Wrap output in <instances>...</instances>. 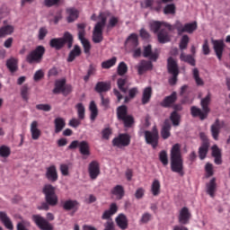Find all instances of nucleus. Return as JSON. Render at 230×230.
Wrapping results in <instances>:
<instances>
[{
  "label": "nucleus",
  "mask_w": 230,
  "mask_h": 230,
  "mask_svg": "<svg viewBox=\"0 0 230 230\" xmlns=\"http://www.w3.org/2000/svg\"><path fill=\"white\" fill-rule=\"evenodd\" d=\"M118 58L116 57L111 58V59H108L102 63V69H111V67L116 66Z\"/></svg>",
  "instance_id": "3c124183"
},
{
  "label": "nucleus",
  "mask_w": 230,
  "mask_h": 230,
  "mask_svg": "<svg viewBox=\"0 0 230 230\" xmlns=\"http://www.w3.org/2000/svg\"><path fill=\"white\" fill-rule=\"evenodd\" d=\"M169 119L172 121V127H179V125H181V114H179V112H171Z\"/></svg>",
  "instance_id": "79ce46f5"
},
{
  "label": "nucleus",
  "mask_w": 230,
  "mask_h": 230,
  "mask_svg": "<svg viewBox=\"0 0 230 230\" xmlns=\"http://www.w3.org/2000/svg\"><path fill=\"white\" fill-rule=\"evenodd\" d=\"M167 69L170 75H179V66L172 57L167 59Z\"/></svg>",
  "instance_id": "4be33fe9"
},
{
  "label": "nucleus",
  "mask_w": 230,
  "mask_h": 230,
  "mask_svg": "<svg viewBox=\"0 0 230 230\" xmlns=\"http://www.w3.org/2000/svg\"><path fill=\"white\" fill-rule=\"evenodd\" d=\"M154 67V65L152 64L151 61H146V60H141L138 66H137V69L138 71V75H145L146 71L152 70Z\"/></svg>",
  "instance_id": "aec40b11"
},
{
  "label": "nucleus",
  "mask_w": 230,
  "mask_h": 230,
  "mask_svg": "<svg viewBox=\"0 0 230 230\" xmlns=\"http://www.w3.org/2000/svg\"><path fill=\"white\" fill-rule=\"evenodd\" d=\"M89 111L91 112L90 119L92 121H94V119L98 118V106H96V102H94V101H92L90 102Z\"/></svg>",
  "instance_id": "ea45409f"
},
{
  "label": "nucleus",
  "mask_w": 230,
  "mask_h": 230,
  "mask_svg": "<svg viewBox=\"0 0 230 230\" xmlns=\"http://www.w3.org/2000/svg\"><path fill=\"white\" fill-rule=\"evenodd\" d=\"M73 34L69 31H66L61 38H53L49 41L50 48H53L57 51H60L66 44L67 45L68 49L73 48Z\"/></svg>",
  "instance_id": "20e7f679"
},
{
  "label": "nucleus",
  "mask_w": 230,
  "mask_h": 230,
  "mask_svg": "<svg viewBox=\"0 0 230 230\" xmlns=\"http://www.w3.org/2000/svg\"><path fill=\"white\" fill-rule=\"evenodd\" d=\"M223 125H224V122H220V119H216L215 123L211 125L210 132L215 141H218V136H220V129L222 128Z\"/></svg>",
  "instance_id": "f3484780"
},
{
  "label": "nucleus",
  "mask_w": 230,
  "mask_h": 230,
  "mask_svg": "<svg viewBox=\"0 0 230 230\" xmlns=\"http://www.w3.org/2000/svg\"><path fill=\"white\" fill-rule=\"evenodd\" d=\"M115 222L119 229L125 230L128 228V219L125 214H119L116 218Z\"/></svg>",
  "instance_id": "5701e85b"
},
{
  "label": "nucleus",
  "mask_w": 230,
  "mask_h": 230,
  "mask_svg": "<svg viewBox=\"0 0 230 230\" xmlns=\"http://www.w3.org/2000/svg\"><path fill=\"white\" fill-rule=\"evenodd\" d=\"M174 28L178 31V35H182V33H193L198 28L197 22H193L190 23H186L182 27V23L180 21H177L174 24Z\"/></svg>",
  "instance_id": "6e6552de"
},
{
  "label": "nucleus",
  "mask_w": 230,
  "mask_h": 230,
  "mask_svg": "<svg viewBox=\"0 0 230 230\" xmlns=\"http://www.w3.org/2000/svg\"><path fill=\"white\" fill-rule=\"evenodd\" d=\"M159 161L162 163L163 166H168V153L166 150H162L159 153Z\"/></svg>",
  "instance_id": "5fc2aeb1"
},
{
  "label": "nucleus",
  "mask_w": 230,
  "mask_h": 230,
  "mask_svg": "<svg viewBox=\"0 0 230 230\" xmlns=\"http://www.w3.org/2000/svg\"><path fill=\"white\" fill-rule=\"evenodd\" d=\"M37 111H44V112H49L51 111V105L49 104H38L36 105Z\"/></svg>",
  "instance_id": "774afa93"
},
{
  "label": "nucleus",
  "mask_w": 230,
  "mask_h": 230,
  "mask_svg": "<svg viewBox=\"0 0 230 230\" xmlns=\"http://www.w3.org/2000/svg\"><path fill=\"white\" fill-rule=\"evenodd\" d=\"M32 220L40 230H53V226L40 215H33Z\"/></svg>",
  "instance_id": "9b49d317"
},
{
  "label": "nucleus",
  "mask_w": 230,
  "mask_h": 230,
  "mask_svg": "<svg viewBox=\"0 0 230 230\" xmlns=\"http://www.w3.org/2000/svg\"><path fill=\"white\" fill-rule=\"evenodd\" d=\"M48 35V29L46 27H40L38 31L39 40H44Z\"/></svg>",
  "instance_id": "0e129e2a"
},
{
  "label": "nucleus",
  "mask_w": 230,
  "mask_h": 230,
  "mask_svg": "<svg viewBox=\"0 0 230 230\" xmlns=\"http://www.w3.org/2000/svg\"><path fill=\"white\" fill-rule=\"evenodd\" d=\"M128 42H130L134 48H137L139 41L137 34H130L128 38Z\"/></svg>",
  "instance_id": "e2e57ef3"
},
{
  "label": "nucleus",
  "mask_w": 230,
  "mask_h": 230,
  "mask_svg": "<svg viewBox=\"0 0 230 230\" xmlns=\"http://www.w3.org/2000/svg\"><path fill=\"white\" fill-rule=\"evenodd\" d=\"M79 152L82 155H91V151L89 150V143L87 141H81L79 144Z\"/></svg>",
  "instance_id": "c03bdc74"
},
{
  "label": "nucleus",
  "mask_w": 230,
  "mask_h": 230,
  "mask_svg": "<svg viewBox=\"0 0 230 230\" xmlns=\"http://www.w3.org/2000/svg\"><path fill=\"white\" fill-rule=\"evenodd\" d=\"M128 71V66H127V63L120 62L117 68V73L119 76H123L124 75H127Z\"/></svg>",
  "instance_id": "8fccbe9b"
},
{
  "label": "nucleus",
  "mask_w": 230,
  "mask_h": 230,
  "mask_svg": "<svg viewBox=\"0 0 230 230\" xmlns=\"http://www.w3.org/2000/svg\"><path fill=\"white\" fill-rule=\"evenodd\" d=\"M180 59L181 60V62H186L187 64H190V66H196L195 58L191 55H186L184 52H182L180 55Z\"/></svg>",
  "instance_id": "37998d69"
},
{
  "label": "nucleus",
  "mask_w": 230,
  "mask_h": 230,
  "mask_svg": "<svg viewBox=\"0 0 230 230\" xmlns=\"http://www.w3.org/2000/svg\"><path fill=\"white\" fill-rule=\"evenodd\" d=\"M44 53H46V48L40 45L26 56V62L28 64H40L42 58H44Z\"/></svg>",
  "instance_id": "423d86ee"
},
{
  "label": "nucleus",
  "mask_w": 230,
  "mask_h": 230,
  "mask_svg": "<svg viewBox=\"0 0 230 230\" xmlns=\"http://www.w3.org/2000/svg\"><path fill=\"white\" fill-rule=\"evenodd\" d=\"M21 94H22V100H24V102H28V100H30V88L28 87V84H24L22 89H21Z\"/></svg>",
  "instance_id": "4d7b16f0"
},
{
  "label": "nucleus",
  "mask_w": 230,
  "mask_h": 230,
  "mask_svg": "<svg viewBox=\"0 0 230 230\" xmlns=\"http://www.w3.org/2000/svg\"><path fill=\"white\" fill-rule=\"evenodd\" d=\"M144 134L146 143L151 145L153 148H157L159 145V130H157V127L155 126L152 131L146 130Z\"/></svg>",
  "instance_id": "0eeeda50"
},
{
  "label": "nucleus",
  "mask_w": 230,
  "mask_h": 230,
  "mask_svg": "<svg viewBox=\"0 0 230 230\" xmlns=\"http://www.w3.org/2000/svg\"><path fill=\"white\" fill-rule=\"evenodd\" d=\"M119 22V19L115 16H111L106 25L107 30H112V28H116V25Z\"/></svg>",
  "instance_id": "bf43d9fd"
},
{
  "label": "nucleus",
  "mask_w": 230,
  "mask_h": 230,
  "mask_svg": "<svg viewBox=\"0 0 230 230\" xmlns=\"http://www.w3.org/2000/svg\"><path fill=\"white\" fill-rule=\"evenodd\" d=\"M191 220V212L190 211V208L187 207H183L178 215V222L181 226H188L190 224V221Z\"/></svg>",
  "instance_id": "9d476101"
},
{
  "label": "nucleus",
  "mask_w": 230,
  "mask_h": 230,
  "mask_svg": "<svg viewBox=\"0 0 230 230\" xmlns=\"http://www.w3.org/2000/svg\"><path fill=\"white\" fill-rule=\"evenodd\" d=\"M188 44H190V37L185 34L181 39V41H180V44H179L180 49L181 51H183V49H187Z\"/></svg>",
  "instance_id": "603ef678"
},
{
  "label": "nucleus",
  "mask_w": 230,
  "mask_h": 230,
  "mask_svg": "<svg viewBox=\"0 0 230 230\" xmlns=\"http://www.w3.org/2000/svg\"><path fill=\"white\" fill-rule=\"evenodd\" d=\"M130 135L127 133H121L112 140V146L117 148H125L130 145Z\"/></svg>",
  "instance_id": "1a4fd4ad"
},
{
  "label": "nucleus",
  "mask_w": 230,
  "mask_h": 230,
  "mask_svg": "<svg viewBox=\"0 0 230 230\" xmlns=\"http://www.w3.org/2000/svg\"><path fill=\"white\" fill-rule=\"evenodd\" d=\"M150 28L154 33H157V34H159V31H161V30L165 28H167L169 31H173V26H172V24L165 22L155 21L151 22Z\"/></svg>",
  "instance_id": "f8f14e48"
},
{
  "label": "nucleus",
  "mask_w": 230,
  "mask_h": 230,
  "mask_svg": "<svg viewBox=\"0 0 230 230\" xmlns=\"http://www.w3.org/2000/svg\"><path fill=\"white\" fill-rule=\"evenodd\" d=\"M13 26L5 25L0 28V39H4L7 35H12L13 33Z\"/></svg>",
  "instance_id": "58836bf2"
},
{
  "label": "nucleus",
  "mask_w": 230,
  "mask_h": 230,
  "mask_svg": "<svg viewBox=\"0 0 230 230\" xmlns=\"http://www.w3.org/2000/svg\"><path fill=\"white\" fill-rule=\"evenodd\" d=\"M117 119L121 121L125 128H132L134 127V116L128 115V109L126 105H121L117 108Z\"/></svg>",
  "instance_id": "39448f33"
},
{
  "label": "nucleus",
  "mask_w": 230,
  "mask_h": 230,
  "mask_svg": "<svg viewBox=\"0 0 230 230\" xmlns=\"http://www.w3.org/2000/svg\"><path fill=\"white\" fill-rule=\"evenodd\" d=\"M111 17V12H101L97 17L98 22L95 24L93 31V41L94 44H100L103 41V28L107 25V19Z\"/></svg>",
  "instance_id": "7ed1b4c3"
},
{
  "label": "nucleus",
  "mask_w": 230,
  "mask_h": 230,
  "mask_svg": "<svg viewBox=\"0 0 230 230\" xmlns=\"http://www.w3.org/2000/svg\"><path fill=\"white\" fill-rule=\"evenodd\" d=\"M75 109L77 111V116L79 119H85V106L84 103L79 102L75 105Z\"/></svg>",
  "instance_id": "09e8293b"
},
{
  "label": "nucleus",
  "mask_w": 230,
  "mask_h": 230,
  "mask_svg": "<svg viewBox=\"0 0 230 230\" xmlns=\"http://www.w3.org/2000/svg\"><path fill=\"white\" fill-rule=\"evenodd\" d=\"M88 172L93 181L98 179V175H100V164L97 161H92L89 164Z\"/></svg>",
  "instance_id": "2eb2a0df"
},
{
  "label": "nucleus",
  "mask_w": 230,
  "mask_h": 230,
  "mask_svg": "<svg viewBox=\"0 0 230 230\" xmlns=\"http://www.w3.org/2000/svg\"><path fill=\"white\" fill-rule=\"evenodd\" d=\"M10 154H12L10 147L6 146H0V157H10Z\"/></svg>",
  "instance_id": "680f3d73"
},
{
  "label": "nucleus",
  "mask_w": 230,
  "mask_h": 230,
  "mask_svg": "<svg viewBox=\"0 0 230 230\" xmlns=\"http://www.w3.org/2000/svg\"><path fill=\"white\" fill-rule=\"evenodd\" d=\"M62 208L65 211H78L80 203L76 199H68L63 203Z\"/></svg>",
  "instance_id": "a211bd4d"
},
{
  "label": "nucleus",
  "mask_w": 230,
  "mask_h": 230,
  "mask_svg": "<svg viewBox=\"0 0 230 230\" xmlns=\"http://www.w3.org/2000/svg\"><path fill=\"white\" fill-rule=\"evenodd\" d=\"M203 55H209L211 53V49H209V41L208 40H204L202 45Z\"/></svg>",
  "instance_id": "338daca9"
},
{
  "label": "nucleus",
  "mask_w": 230,
  "mask_h": 230,
  "mask_svg": "<svg viewBox=\"0 0 230 230\" xmlns=\"http://www.w3.org/2000/svg\"><path fill=\"white\" fill-rule=\"evenodd\" d=\"M68 17L66 18L67 22H75L78 19V10L75 8H69L66 10Z\"/></svg>",
  "instance_id": "a19ab883"
},
{
  "label": "nucleus",
  "mask_w": 230,
  "mask_h": 230,
  "mask_svg": "<svg viewBox=\"0 0 230 230\" xmlns=\"http://www.w3.org/2000/svg\"><path fill=\"white\" fill-rule=\"evenodd\" d=\"M96 65L94 64H90L88 70H87V74L86 75L84 76V82H89V79L91 78V76H94V75H96Z\"/></svg>",
  "instance_id": "de8ad7c7"
},
{
  "label": "nucleus",
  "mask_w": 230,
  "mask_h": 230,
  "mask_svg": "<svg viewBox=\"0 0 230 230\" xmlns=\"http://www.w3.org/2000/svg\"><path fill=\"white\" fill-rule=\"evenodd\" d=\"M53 93L54 94H58V93H66V79H61L56 82Z\"/></svg>",
  "instance_id": "c9c22d12"
},
{
  "label": "nucleus",
  "mask_w": 230,
  "mask_h": 230,
  "mask_svg": "<svg viewBox=\"0 0 230 230\" xmlns=\"http://www.w3.org/2000/svg\"><path fill=\"white\" fill-rule=\"evenodd\" d=\"M208 151H209V143L208 142L202 143L201 146L199 148V155L201 161H203V159H206V156L208 155Z\"/></svg>",
  "instance_id": "4c0bfd02"
},
{
  "label": "nucleus",
  "mask_w": 230,
  "mask_h": 230,
  "mask_svg": "<svg viewBox=\"0 0 230 230\" xmlns=\"http://www.w3.org/2000/svg\"><path fill=\"white\" fill-rule=\"evenodd\" d=\"M55 133L60 134L66 128V119L62 117H58L54 119Z\"/></svg>",
  "instance_id": "bb28decb"
},
{
  "label": "nucleus",
  "mask_w": 230,
  "mask_h": 230,
  "mask_svg": "<svg viewBox=\"0 0 230 230\" xmlns=\"http://www.w3.org/2000/svg\"><path fill=\"white\" fill-rule=\"evenodd\" d=\"M175 102H177V92H172L169 96H165L160 102V106L164 109H170L173 107Z\"/></svg>",
  "instance_id": "4468645a"
},
{
  "label": "nucleus",
  "mask_w": 230,
  "mask_h": 230,
  "mask_svg": "<svg viewBox=\"0 0 230 230\" xmlns=\"http://www.w3.org/2000/svg\"><path fill=\"white\" fill-rule=\"evenodd\" d=\"M192 75L197 85H204V81L200 78L199 68H193Z\"/></svg>",
  "instance_id": "864d4df0"
},
{
  "label": "nucleus",
  "mask_w": 230,
  "mask_h": 230,
  "mask_svg": "<svg viewBox=\"0 0 230 230\" xmlns=\"http://www.w3.org/2000/svg\"><path fill=\"white\" fill-rule=\"evenodd\" d=\"M31 134L34 141H37L40 137V134H42L40 129H39V122L37 120H33L31 123Z\"/></svg>",
  "instance_id": "393cba45"
},
{
  "label": "nucleus",
  "mask_w": 230,
  "mask_h": 230,
  "mask_svg": "<svg viewBox=\"0 0 230 230\" xmlns=\"http://www.w3.org/2000/svg\"><path fill=\"white\" fill-rule=\"evenodd\" d=\"M217 192V179L212 178L210 181L207 184V193L213 199L215 193Z\"/></svg>",
  "instance_id": "c756f323"
},
{
  "label": "nucleus",
  "mask_w": 230,
  "mask_h": 230,
  "mask_svg": "<svg viewBox=\"0 0 230 230\" xmlns=\"http://www.w3.org/2000/svg\"><path fill=\"white\" fill-rule=\"evenodd\" d=\"M211 42L218 60H222L224 49H226V43L224 42V40H212Z\"/></svg>",
  "instance_id": "ddd939ff"
},
{
  "label": "nucleus",
  "mask_w": 230,
  "mask_h": 230,
  "mask_svg": "<svg viewBox=\"0 0 230 230\" xmlns=\"http://www.w3.org/2000/svg\"><path fill=\"white\" fill-rule=\"evenodd\" d=\"M151 191L154 197H157L159 193H161V182L159 181V180H154L151 185Z\"/></svg>",
  "instance_id": "49530a36"
},
{
  "label": "nucleus",
  "mask_w": 230,
  "mask_h": 230,
  "mask_svg": "<svg viewBox=\"0 0 230 230\" xmlns=\"http://www.w3.org/2000/svg\"><path fill=\"white\" fill-rule=\"evenodd\" d=\"M152 99V87H146L143 91L142 94V105H146V103H150V100Z\"/></svg>",
  "instance_id": "7c9ffc66"
},
{
  "label": "nucleus",
  "mask_w": 230,
  "mask_h": 230,
  "mask_svg": "<svg viewBox=\"0 0 230 230\" xmlns=\"http://www.w3.org/2000/svg\"><path fill=\"white\" fill-rule=\"evenodd\" d=\"M171 157V170L174 173H179L182 177L184 175V159L181 152V144L172 146L170 153Z\"/></svg>",
  "instance_id": "f257e3e1"
},
{
  "label": "nucleus",
  "mask_w": 230,
  "mask_h": 230,
  "mask_svg": "<svg viewBox=\"0 0 230 230\" xmlns=\"http://www.w3.org/2000/svg\"><path fill=\"white\" fill-rule=\"evenodd\" d=\"M111 82H98L95 85V91L96 93H99V94H102V93H107L111 91Z\"/></svg>",
  "instance_id": "b1692460"
},
{
  "label": "nucleus",
  "mask_w": 230,
  "mask_h": 230,
  "mask_svg": "<svg viewBox=\"0 0 230 230\" xmlns=\"http://www.w3.org/2000/svg\"><path fill=\"white\" fill-rule=\"evenodd\" d=\"M127 84V79L126 78H119L117 81V85L119 89V91H121V93H127V91H128V88L125 87Z\"/></svg>",
  "instance_id": "6e6d98bb"
},
{
  "label": "nucleus",
  "mask_w": 230,
  "mask_h": 230,
  "mask_svg": "<svg viewBox=\"0 0 230 230\" xmlns=\"http://www.w3.org/2000/svg\"><path fill=\"white\" fill-rule=\"evenodd\" d=\"M118 213V206L116 203H112L110 206V209L105 210L102 216V220H109L112 217V215H116Z\"/></svg>",
  "instance_id": "c85d7f7f"
},
{
  "label": "nucleus",
  "mask_w": 230,
  "mask_h": 230,
  "mask_svg": "<svg viewBox=\"0 0 230 230\" xmlns=\"http://www.w3.org/2000/svg\"><path fill=\"white\" fill-rule=\"evenodd\" d=\"M82 55V49H80V46L75 45L74 49L70 51L67 62H73L76 57H80Z\"/></svg>",
  "instance_id": "2f4dec72"
},
{
  "label": "nucleus",
  "mask_w": 230,
  "mask_h": 230,
  "mask_svg": "<svg viewBox=\"0 0 230 230\" xmlns=\"http://www.w3.org/2000/svg\"><path fill=\"white\" fill-rule=\"evenodd\" d=\"M111 193L112 195H116L119 199H121L125 197V189L121 185H117L112 189Z\"/></svg>",
  "instance_id": "a18cd8bd"
},
{
  "label": "nucleus",
  "mask_w": 230,
  "mask_h": 230,
  "mask_svg": "<svg viewBox=\"0 0 230 230\" xmlns=\"http://www.w3.org/2000/svg\"><path fill=\"white\" fill-rule=\"evenodd\" d=\"M157 38L160 44H166V42H170V34L166 31V29H161L157 34Z\"/></svg>",
  "instance_id": "473e14b6"
},
{
  "label": "nucleus",
  "mask_w": 230,
  "mask_h": 230,
  "mask_svg": "<svg viewBox=\"0 0 230 230\" xmlns=\"http://www.w3.org/2000/svg\"><path fill=\"white\" fill-rule=\"evenodd\" d=\"M0 220L6 229L13 230V223H12V220L5 212L0 211Z\"/></svg>",
  "instance_id": "cd10ccee"
},
{
  "label": "nucleus",
  "mask_w": 230,
  "mask_h": 230,
  "mask_svg": "<svg viewBox=\"0 0 230 230\" xmlns=\"http://www.w3.org/2000/svg\"><path fill=\"white\" fill-rule=\"evenodd\" d=\"M42 193L45 196V201H43L38 209H43V211H49V206L55 208L58 204V195H57V188L51 184H45L42 189Z\"/></svg>",
  "instance_id": "f03ea898"
},
{
  "label": "nucleus",
  "mask_w": 230,
  "mask_h": 230,
  "mask_svg": "<svg viewBox=\"0 0 230 230\" xmlns=\"http://www.w3.org/2000/svg\"><path fill=\"white\" fill-rule=\"evenodd\" d=\"M143 57L155 62L159 58V54L156 51H152V45H147L144 47Z\"/></svg>",
  "instance_id": "412c9836"
},
{
  "label": "nucleus",
  "mask_w": 230,
  "mask_h": 230,
  "mask_svg": "<svg viewBox=\"0 0 230 230\" xmlns=\"http://www.w3.org/2000/svg\"><path fill=\"white\" fill-rule=\"evenodd\" d=\"M78 40H80L81 44H83L84 52L86 55H89L91 53V42H89V40L84 37V33L82 32L80 33Z\"/></svg>",
  "instance_id": "72a5a7b5"
},
{
  "label": "nucleus",
  "mask_w": 230,
  "mask_h": 230,
  "mask_svg": "<svg viewBox=\"0 0 230 230\" xmlns=\"http://www.w3.org/2000/svg\"><path fill=\"white\" fill-rule=\"evenodd\" d=\"M111 136H112V128H105L104 129H102V139L109 141L111 139Z\"/></svg>",
  "instance_id": "052dcab7"
},
{
  "label": "nucleus",
  "mask_w": 230,
  "mask_h": 230,
  "mask_svg": "<svg viewBox=\"0 0 230 230\" xmlns=\"http://www.w3.org/2000/svg\"><path fill=\"white\" fill-rule=\"evenodd\" d=\"M171 130H172V124L170 123V119H166L164 121V124L161 129L162 139H168L172 136Z\"/></svg>",
  "instance_id": "6ab92c4d"
},
{
  "label": "nucleus",
  "mask_w": 230,
  "mask_h": 230,
  "mask_svg": "<svg viewBox=\"0 0 230 230\" xmlns=\"http://www.w3.org/2000/svg\"><path fill=\"white\" fill-rule=\"evenodd\" d=\"M209 103H211V93H208L205 98L201 99L200 102L202 111H204V112H208V114L209 111H211L209 109Z\"/></svg>",
  "instance_id": "f704fd0d"
},
{
  "label": "nucleus",
  "mask_w": 230,
  "mask_h": 230,
  "mask_svg": "<svg viewBox=\"0 0 230 230\" xmlns=\"http://www.w3.org/2000/svg\"><path fill=\"white\" fill-rule=\"evenodd\" d=\"M46 179L49 181V182H57L58 181V172H57V166L50 165L47 168L45 173Z\"/></svg>",
  "instance_id": "dca6fc26"
},
{
  "label": "nucleus",
  "mask_w": 230,
  "mask_h": 230,
  "mask_svg": "<svg viewBox=\"0 0 230 230\" xmlns=\"http://www.w3.org/2000/svg\"><path fill=\"white\" fill-rule=\"evenodd\" d=\"M175 10H176L175 5L173 4H169L165 5V7L164 8V13L165 15H173L175 14Z\"/></svg>",
  "instance_id": "13d9d810"
},
{
  "label": "nucleus",
  "mask_w": 230,
  "mask_h": 230,
  "mask_svg": "<svg viewBox=\"0 0 230 230\" xmlns=\"http://www.w3.org/2000/svg\"><path fill=\"white\" fill-rule=\"evenodd\" d=\"M17 64H18V61L15 58H11L7 59L6 67L7 69H9L10 73H15V71L19 69Z\"/></svg>",
  "instance_id": "e433bc0d"
},
{
  "label": "nucleus",
  "mask_w": 230,
  "mask_h": 230,
  "mask_svg": "<svg viewBox=\"0 0 230 230\" xmlns=\"http://www.w3.org/2000/svg\"><path fill=\"white\" fill-rule=\"evenodd\" d=\"M69 127H72L73 128H78V127H80V125H82V119H72L69 120L68 123Z\"/></svg>",
  "instance_id": "69168bd1"
},
{
  "label": "nucleus",
  "mask_w": 230,
  "mask_h": 230,
  "mask_svg": "<svg viewBox=\"0 0 230 230\" xmlns=\"http://www.w3.org/2000/svg\"><path fill=\"white\" fill-rule=\"evenodd\" d=\"M190 114L193 118H199V119L204 120L208 118V112L202 111L200 108H197L196 106H192L190 108Z\"/></svg>",
  "instance_id": "a878e982"
}]
</instances>
